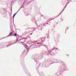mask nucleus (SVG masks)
<instances>
[{"mask_svg":"<svg viewBox=\"0 0 76 76\" xmlns=\"http://www.w3.org/2000/svg\"><path fill=\"white\" fill-rule=\"evenodd\" d=\"M20 9H21V8H20L18 10V11H17V12L15 13L13 16V18H15V15H16V14H17V13L18 12H19V10H20Z\"/></svg>","mask_w":76,"mask_h":76,"instance_id":"obj_1","label":"nucleus"},{"mask_svg":"<svg viewBox=\"0 0 76 76\" xmlns=\"http://www.w3.org/2000/svg\"><path fill=\"white\" fill-rule=\"evenodd\" d=\"M37 28L38 29L40 30L41 28V27L40 26H38Z\"/></svg>","mask_w":76,"mask_h":76,"instance_id":"obj_2","label":"nucleus"},{"mask_svg":"<svg viewBox=\"0 0 76 76\" xmlns=\"http://www.w3.org/2000/svg\"><path fill=\"white\" fill-rule=\"evenodd\" d=\"M13 31H12V33L10 34L7 37H9V36L10 37V35H12L13 34Z\"/></svg>","mask_w":76,"mask_h":76,"instance_id":"obj_3","label":"nucleus"},{"mask_svg":"<svg viewBox=\"0 0 76 76\" xmlns=\"http://www.w3.org/2000/svg\"><path fill=\"white\" fill-rule=\"evenodd\" d=\"M51 20H53V19H51V20H48V22H50V21Z\"/></svg>","mask_w":76,"mask_h":76,"instance_id":"obj_4","label":"nucleus"},{"mask_svg":"<svg viewBox=\"0 0 76 76\" xmlns=\"http://www.w3.org/2000/svg\"><path fill=\"white\" fill-rule=\"evenodd\" d=\"M12 44H10V45H7V47H9V46H10V45H12Z\"/></svg>","mask_w":76,"mask_h":76,"instance_id":"obj_5","label":"nucleus"},{"mask_svg":"<svg viewBox=\"0 0 76 76\" xmlns=\"http://www.w3.org/2000/svg\"><path fill=\"white\" fill-rule=\"evenodd\" d=\"M17 35V34L16 33H15L14 35L15 37H16Z\"/></svg>","mask_w":76,"mask_h":76,"instance_id":"obj_6","label":"nucleus"},{"mask_svg":"<svg viewBox=\"0 0 76 76\" xmlns=\"http://www.w3.org/2000/svg\"><path fill=\"white\" fill-rule=\"evenodd\" d=\"M25 46L26 47H28V45H25Z\"/></svg>","mask_w":76,"mask_h":76,"instance_id":"obj_7","label":"nucleus"},{"mask_svg":"<svg viewBox=\"0 0 76 76\" xmlns=\"http://www.w3.org/2000/svg\"><path fill=\"white\" fill-rule=\"evenodd\" d=\"M16 42H16L13 43L12 44H15V43H16Z\"/></svg>","mask_w":76,"mask_h":76,"instance_id":"obj_8","label":"nucleus"},{"mask_svg":"<svg viewBox=\"0 0 76 76\" xmlns=\"http://www.w3.org/2000/svg\"><path fill=\"white\" fill-rule=\"evenodd\" d=\"M32 34H33V33H32L31 34H30V35H32Z\"/></svg>","mask_w":76,"mask_h":76,"instance_id":"obj_9","label":"nucleus"},{"mask_svg":"<svg viewBox=\"0 0 76 76\" xmlns=\"http://www.w3.org/2000/svg\"><path fill=\"white\" fill-rule=\"evenodd\" d=\"M54 50V48L52 50Z\"/></svg>","mask_w":76,"mask_h":76,"instance_id":"obj_10","label":"nucleus"},{"mask_svg":"<svg viewBox=\"0 0 76 76\" xmlns=\"http://www.w3.org/2000/svg\"><path fill=\"white\" fill-rule=\"evenodd\" d=\"M65 8H66V7H64V9H65Z\"/></svg>","mask_w":76,"mask_h":76,"instance_id":"obj_11","label":"nucleus"},{"mask_svg":"<svg viewBox=\"0 0 76 76\" xmlns=\"http://www.w3.org/2000/svg\"><path fill=\"white\" fill-rule=\"evenodd\" d=\"M48 38H49V37H48Z\"/></svg>","mask_w":76,"mask_h":76,"instance_id":"obj_12","label":"nucleus"},{"mask_svg":"<svg viewBox=\"0 0 76 76\" xmlns=\"http://www.w3.org/2000/svg\"><path fill=\"white\" fill-rule=\"evenodd\" d=\"M27 39V38H25V39Z\"/></svg>","mask_w":76,"mask_h":76,"instance_id":"obj_13","label":"nucleus"},{"mask_svg":"<svg viewBox=\"0 0 76 76\" xmlns=\"http://www.w3.org/2000/svg\"><path fill=\"white\" fill-rule=\"evenodd\" d=\"M37 44H39V43H37Z\"/></svg>","mask_w":76,"mask_h":76,"instance_id":"obj_14","label":"nucleus"},{"mask_svg":"<svg viewBox=\"0 0 76 76\" xmlns=\"http://www.w3.org/2000/svg\"><path fill=\"white\" fill-rule=\"evenodd\" d=\"M57 49V48H56V50Z\"/></svg>","mask_w":76,"mask_h":76,"instance_id":"obj_15","label":"nucleus"},{"mask_svg":"<svg viewBox=\"0 0 76 76\" xmlns=\"http://www.w3.org/2000/svg\"><path fill=\"white\" fill-rule=\"evenodd\" d=\"M63 10H63V11H62V12H63Z\"/></svg>","mask_w":76,"mask_h":76,"instance_id":"obj_16","label":"nucleus"},{"mask_svg":"<svg viewBox=\"0 0 76 76\" xmlns=\"http://www.w3.org/2000/svg\"><path fill=\"white\" fill-rule=\"evenodd\" d=\"M46 24H48V23H47Z\"/></svg>","mask_w":76,"mask_h":76,"instance_id":"obj_17","label":"nucleus"},{"mask_svg":"<svg viewBox=\"0 0 76 76\" xmlns=\"http://www.w3.org/2000/svg\"><path fill=\"white\" fill-rule=\"evenodd\" d=\"M51 64H53V63H52Z\"/></svg>","mask_w":76,"mask_h":76,"instance_id":"obj_18","label":"nucleus"},{"mask_svg":"<svg viewBox=\"0 0 76 76\" xmlns=\"http://www.w3.org/2000/svg\"><path fill=\"white\" fill-rule=\"evenodd\" d=\"M14 21V20L13 19V21Z\"/></svg>","mask_w":76,"mask_h":76,"instance_id":"obj_19","label":"nucleus"}]
</instances>
